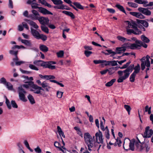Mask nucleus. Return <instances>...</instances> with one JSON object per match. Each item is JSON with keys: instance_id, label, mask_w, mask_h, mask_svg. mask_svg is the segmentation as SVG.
I'll return each instance as SVG.
<instances>
[{"instance_id": "36", "label": "nucleus", "mask_w": 153, "mask_h": 153, "mask_svg": "<svg viewBox=\"0 0 153 153\" xmlns=\"http://www.w3.org/2000/svg\"><path fill=\"white\" fill-rule=\"evenodd\" d=\"M54 145L56 148H59L60 151L63 152V150L61 148V147L60 144L59 143L56 141L54 143Z\"/></svg>"}, {"instance_id": "3", "label": "nucleus", "mask_w": 153, "mask_h": 153, "mask_svg": "<svg viewBox=\"0 0 153 153\" xmlns=\"http://www.w3.org/2000/svg\"><path fill=\"white\" fill-rule=\"evenodd\" d=\"M149 58L150 57L148 55H147L146 57H143L140 59V61L141 62V66L142 70H144L146 66L147 67H150V63L149 60Z\"/></svg>"}, {"instance_id": "63", "label": "nucleus", "mask_w": 153, "mask_h": 153, "mask_svg": "<svg viewBox=\"0 0 153 153\" xmlns=\"http://www.w3.org/2000/svg\"><path fill=\"white\" fill-rule=\"evenodd\" d=\"M63 93L59 91H57L56 94L57 97L59 98H61L62 95Z\"/></svg>"}, {"instance_id": "45", "label": "nucleus", "mask_w": 153, "mask_h": 153, "mask_svg": "<svg viewBox=\"0 0 153 153\" xmlns=\"http://www.w3.org/2000/svg\"><path fill=\"white\" fill-rule=\"evenodd\" d=\"M124 108L128 112V114L129 115L130 114V111L131 109L130 106H124Z\"/></svg>"}, {"instance_id": "26", "label": "nucleus", "mask_w": 153, "mask_h": 153, "mask_svg": "<svg viewBox=\"0 0 153 153\" xmlns=\"http://www.w3.org/2000/svg\"><path fill=\"white\" fill-rule=\"evenodd\" d=\"M142 40L144 43H148L150 42L149 39L145 36L142 35L141 36Z\"/></svg>"}, {"instance_id": "7", "label": "nucleus", "mask_w": 153, "mask_h": 153, "mask_svg": "<svg viewBox=\"0 0 153 153\" xmlns=\"http://www.w3.org/2000/svg\"><path fill=\"white\" fill-rule=\"evenodd\" d=\"M138 10L140 12L146 16H150L151 14V11L146 8L140 7L138 8Z\"/></svg>"}, {"instance_id": "32", "label": "nucleus", "mask_w": 153, "mask_h": 153, "mask_svg": "<svg viewBox=\"0 0 153 153\" xmlns=\"http://www.w3.org/2000/svg\"><path fill=\"white\" fill-rule=\"evenodd\" d=\"M40 16H36V15L33 14H30L29 16V17L33 20H38Z\"/></svg>"}, {"instance_id": "54", "label": "nucleus", "mask_w": 153, "mask_h": 153, "mask_svg": "<svg viewBox=\"0 0 153 153\" xmlns=\"http://www.w3.org/2000/svg\"><path fill=\"white\" fill-rule=\"evenodd\" d=\"M41 29L43 31L45 32L46 33H48V28L45 26V25H42L41 26Z\"/></svg>"}, {"instance_id": "2", "label": "nucleus", "mask_w": 153, "mask_h": 153, "mask_svg": "<svg viewBox=\"0 0 153 153\" xmlns=\"http://www.w3.org/2000/svg\"><path fill=\"white\" fill-rule=\"evenodd\" d=\"M84 139L85 143L88 146V150L90 151H91V148L93 146L92 143L93 140L91 136L88 133H85L84 134Z\"/></svg>"}, {"instance_id": "11", "label": "nucleus", "mask_w": 153, "mask_h": 153, "mask_svg": "<svg viewBox=\"0 0 153 153\" xmlns=\"http://www.w3.org/2000/svg\"><path fill=\"white\" fill-rule=\"evenodd\" d=\"M129 13L131 15L139 19H143L145 18V16L140 13L131 12Z\"/></svg>"}, {"instance_id": "62", "label": "nucleus", "mask_w": 153, "mask_h": 153, "mask_svg": "<svg viewBox=\"0 0 153 153\" xmlns=\"http://www.w3.org/2000/svg\"><path fill=\"white\" fill-rule=\"evenodd\" d=\"M149 128L150 127L149 126H147L146 127L145 131L144 133V136L147 135V133H148V132L150 130Z\"/></svg>"}, {"instance_id": "13", "label": "nucleus", "mask_w": 153, "mask_h": 153, "mask_svg": "<svg viewBox=\"0 0 153 153\" xmlns=\"http://www.w3.org/2000/svg\"><path fill=\"white\" fill-rule=\"evenodd\" d=\"M95 136L97 139L98 138L99 139V143L103 144V140L102 138V134L101 131L99 130V133L97 132L95 134Z\"/></svg>"}, {"instance_id": "8", "label": "nucleus", "mask_w": 153, "mask_h": 153, "mask_svg": "<svg viewBox=\"0 0 153 153\" xmlns=\"http://www.w3.org/2000/svg\"><path fill=\"white\" fill-rule=\"evenodd\" d=\"M30 90V91H33L35 93L39 94L41 93V90H44V89L42 88L41 87L34 84L32 88Z\"/></svg>"}, {"instance_id": "43", "label": "nucleus", "mask_w": 153, "mask_h": 153, "mask_svg": "<svg viewBox=\"0 0 153 153\" xmlns=\"http://www.w3.org/2000/svg\"><path fill=\"white\" fill-rule=\"evenodd\" d=\"M58 57L61 58L64 55V52L63 51H60L59 52L56 53Z\"/></svg>"}, {"instance_id": "50", "label": "nucleus", "mask_w": 153, "mask_h": 153, "mask_svg": "<svg viewBox=\"0 0 153 153\" xmlns=\"http://www.w3.org/2000/svg\"><path fill=\"white\" fill-rule=\"evenodd\" d=\"M39 38H38V39H42L43 41H45L47 39V37L42 34H40L39 36Z\"/></svg>"}, {"instance_id": "33", "label": "nucleus", "mask_w": 153, "mask_h": 153, "mask_svg": "<svg viewBox=\"0 0 153 153\" xmlns=\"http://www.w3.org/2000/svg\"><path fill=\"white\" fill-rule=\"evenodd\" d=\"M39 48L41 51L44 52H46L48 51V48L43 45H40Z\"/></svg>"}, {"instance_id": "40", "label": "nucleus", "mask_w": 153, "mask_h": 153, "mask_svg": "<svg viewBox=\"0 0 153 153\" xmlns=\"http://www.w3.org/2000/svg\"><path fill=\"white\" fill-rule=\"evenodd\" d=\"M73 4L76 7L79 9L81 10H83L84 9L82 6L81 5L80 3H79L77 2H74L73 3Z\"/></svg>"}, {"instance_id": "9", "label": "nucleus", "mask_w": 153, "mask_h": 153, "mask_svg": "<svg viewBox=\"0 0 153 153\" xmlns=\"http://www.w3.org/2000/svg\"><path fill=\"white\" fill-rule=\"evenodd\" d=\"M33 64L37 66H43L45 68L48 67V63L47 62H44L41 60H36L33 62Z\"/></svg>"}, {"instance_id": "58", "label": "nucleus", "mask_w": 153, "mask_h": 153, "mask_svg": "<svg viewBox=\"0 0 153 153\" xmlns=\"http://www.w3.org/2000/svg\"><path fill=\"white\" fill-rule=\"evenodd\" d=\"M16 52V55H17L18 51H14V50L12 49V50H10L9 51V53L11 55H15V52Z\"/></svg>"}, {"instance_id": "5", "label": "nucleus", "mask_w": 153, "mask_h": 153, "mask_svg": "<svg viewBox=\"0 0 153 153\" xmlns=\"http://www.w3.org/2000/svg\"><path fill=\"white\" fill-rule=\"evenodd\" d=\"M125 45H123L122 47L117 48L116 49V52H113L111 53V56H113L116 53L120 54L122 53L125 52L126 50V46Z\"/></svg>"}, {"instance_id": "37", "label": "nucleus", "mask_w": 153, "mask_h": 153, "mask_svg": "<svg viewBox=\"0 0 153 153\" xmlns=\"http://www.w3.org/2000/svg\"><path fill=\"white\" fill-rule=\"evenodd\" d=\"M128 4L129 6L134 8L137 7L138 6V5L137 4L133 2H128Z\"/></svg>"}, {"instance_id": "41", "label": "nucleus", "mask_w": 153, "mask_h": 153, "mask_svg": "<svg viewBox=\"0 0 153 153\" xmlns=\"http://www.w3.org/2000/svg\"><path fill=\"white\" fill-rule=\"evenodd\" d=\"M56 5L60 4H62L63 2L61 0H51Z\"/></svg>"}, {"instance_id": "35", "label": "nucleus", "mask_w": 153, "mask_h": 153, "mask_svg": "<svg viewBox=\"0 0 153 153\" xmlns=\"http://www.w3.org/2000/svg\"><path fill=\"white\" fill-rule=\"evenodd\" d=\"M27 98L31 104H33L35 103L33 97L31 94H29Z\"/></svg>"}, {"instance_id": "24", "label": "nucleus", "mask_w": 153, "mask_h": 153, "mask_svg": "<svg viewBox=\"0 0 153 153\" xmlns=\"http://www.w3.org/2000/svg\"><path fill=\"white\" fill-rule=\"evenodd\" d=\"M140 65L139 64H137V66H136L134 68V71L133 72V73H134V74H138L140 72Z\"/></svg>"}, {"instance_id": "10", "label": "nucleus", "mask_w": 153, "mask_h": 153, "mask_svg": "<svg viewBox=\"0 0 153 153\" xmlns=\"http://www.w3.org/2000/svg\"><path fill=\"white\" fill-rule=\"evenodd\" d=\"M25 83H27V84H25L23 85H21L19 86H21L22 88H25L26 89L29 88L30 89H31V88H32L33 86L34 85L33 82L31 81L26 82H25Z\"/></svg>"}, {"instance_id": "25", "label": "nucleus", "mask_w": 153, "mask_h": 153, "mask_svg": "<svg viewBox=\"0 0 153 153\" xmlns=\"http://www.w3.org/2000/svg\"><path fill=\"white\" fill-rule=\"evenodd\" d=\"M135 140L133 139L129 143V149L131 150L132 151H134V143H135Z\"/></svg>"}, {"instance_id": "47", "label": "nucleus", "mask_w": 153, "mask_h": 153, "mask_svg": "<svg viewBox=\"0 0 153 153\" xmlns=\"http://www.w3.org/2000/svg\"><path fill=\"white\" fill-rule=\"evenodd\" d=\"M151 107H149L148 106H146L145 108V111L146 112H148V114H149L151 113Z\"/></svg>"}, {"instance_id": "38", "label": "nucleus", "mask_w": 153, "mask_h": 153, "mask_svg": "<svg viewBox=\"0 0 153 153\" xmlns=\"http://www.w3.org/2000/svg\"><path fill=\"white\" fill-rule=\"evenodd\" d=\"M61 5L60 6H54V8H55L58 9H67L68 10V9H66L65 8V6L64 5V4H61Z\"/></svg>"}, {"instance_id": "60", "label": "nucleus", "mask_w": 153, "mask_h": 153, "mask_svg": "<svg viewBox=\"0 0 153 153\" xmlns=\"http://www.w3.org/2000/svg\"><path fill=\"white\" fill-rule=\"evenodd\" d=\"M35 152L37 153H41L42 150L39 146H37L36 148L34 149Z\"/></svg>"}, {"instance_id": "30", "label": "nucleus", "mask_w": 153, "mask_h": 153, "mask_svg": "<svg viewBox=\"0 0 153 153\" xmlns=\"http://www.w3.org/2000/svg\"><path fill=\"white\" fill-rule=\"evenodd\" d=\"M115 7L120 11H122L123 13H126V11H125L124 8L123 6L119 4H117L116 5Z\"/></svg>"}, {"instance_id": "15", "label": "nucleus", "mask_w": 153, "mask_h": 153, "mask_svg": "<svg viewBox=\"0 0 153 153\" xmlns=\"http://www.w3.org/2000/svg\"><path fill=\"white\" fill-rule=\"evenodd\" d=\"M38 20L41 24L45 25L48 23V18H46L40 16Z\"/></svg>"}, {"instance_id": "48", "label": "nucleus", "mask_w": 153, "mask_h": 153, "mask_svg": "<svg viewBox=\"0 0 153 153\" xmlns=\"http://www.w3.org/2000/svg\"><path fill=\"white\" fill-rule=\"evenodd\" d=\"M50 82H54L55 83H56L58 85H59L61 87H63L64 86V85L62 83H60L57 81L54 80H50Z\"/></svg>"}, {"instance_id": "4", "label": "nucleus", "mask_w": 153, "mask_h": 153, "mask_svg": "<svg viewBox=\"0 0 153 153\" xmlns=\"http://www.w3.org/2000/svg\"><path fill=\"white\" fill-rule=\"evenodd\" d=\"M18 91L19 93V98L23 102H26L27 99L25 97V94L26 92L23 88H22L21 86H19L18 88Z\"/></svg>"}, {"instance_id": "57", "label": "nucleus", "mask_w": 153, "mask_h": 153, "mask_svg": "<svg viewBox=\"0 0 153 153\" xmlns=\"http://www.w3.org/2000/svg\"><path fill=\"white\" fill-rule=\"evenodd\" d=\"M117 38L119 40L122 42H124L127 40L126 38L121 36H118Z\"/></svg>"}, {"instance_id": "16", "label": "nucleus", "mask_w": 153, "mask_h": 153, "mask_svg": "<svg viewBox=\"0 0 153 153\" xmlns=\"http://www.w3.org/2000/svg\"><path fill=\"white\" fill-rule=\"evenodd\" d=\"M137 23L138 24H141L146 27H147L149 26V23L148 22L144 20L137 19Z\"/></svg>"}, {"instance_id": "18", "label": "nucleus", "mask_w": 153, "mask_h": 153, "mask_svg": "<svg viewBox=\"0 0 153 153\" xmlns=\"http://www.w3.org/2000/svg\"><path fill=\"white\" fill-rule=\"evenodd\" d=\"M140 45L138 44L133 43L131 44L130 45L129 48L130 49L132 50H134L136 49H140Z\"/></svg>"}, {"instance_id": "39", "label": "nucleus", "mask_w": 153, "mask_h": 153, "mask_svg": "<svg viewBox=\"0 0 153 153\" xmlns=\"http://www.w3.org/2000/svg\"><path fill=\"white\" fill-rule=\"evenodd\" d=\"M149 134L148 133L146 136H143L144 138H147L150 137L153 134V130L152 129H150L149 131Z\"/></svg>"}, {"instance_id": "19", "label": "nucleus", "mask_w": 153, "mask_h": 153, "mask_svg": "<svg viewBox=\"0 0 153 153\" xmlns=\"http://www.w3.org/2000/svg\"><path fill=\"white\" fill-rule=\"evenodd\" d=\"M134 2L140 4H143V6L145 7V5L146 4L148 3V2L146 0H134Z\"/></svg>"}, {"instance_id": "55", "label": "nucleus", "mask_w": 153, "mask_h": 153, "mask_svg": "<svg viewBox=\"0 0 153 153\" xmlns=\"http://www.w3.org/2000/svg\"><path fill=\"white\" fill-rule=\"evenodd\" d=\"M39 2L45 6H48V3L45 0H39Z\"/></svg>"}, {"instance_id": "49", "label": "nucleus", "mask_w": 153, "mask_h": 153, "mask_svg": "<svg viewBox=\"0 0 153 153\" xmlns=\"http://www.w3.org/2000/svg\"><path fill=\"white\" fill-rule=\"evenodd\" d=\"M29 67L31 69L38 71L39 69L34 65L32 64H30L29 65Z\"/></svg>"}, {"instance_id": "56", "label": "nucleus", "mask_w": 153, "mask_h": 153, "mask_svg": "<svg viewBox=\"0 0 153 153\" xmlns=\"http://www.w3.org/2000/svg\"><path fill=\"white\" fill-rule=\"evenodd\" d=\"M105 137L107 139H109V130H107V131H105Z\"/></svg>"}, {"instance_id": "34", "label": "nucleus", "mask_w": 153, "mask_h": 153, "mask_svg": "<svg viewBox=\"0 0 153 153\" xmlns=\"http://www.w3.org/2000/svg\"><path fill=\"white\" fill-rule=\"evenodd\" d=\"M136 75V74L134 73H132L131 74L129 78L130 81L131 82H132L134 81Z\"/></svg>"}, {"instance_id": "23", "label": "nucleus", "mask_w": 153, "mask_h": 153, "mask_svg": "<svg viewBox=\"0 0 153 153\" xmlns=\"http://www.w3.org/2000/svg\"><path fill=\"white\" fill-rule=\"evenodd\" d=\"M4 85L9 90H13V85L10 82H7Z\"/></svg>"}, {"instance_id": "31", "label": "nucleus", "mask_w": 153, "mask_h": 153, "mask_svg": "<svg viewBox=\"0 0 153 153\" xmlns=\"http://www.w3.org/2000/svg\"><path fill=\"white\" fill-rule=\"evenodd\" d=\"M115 79H111L109 82H108L105 84V86L107 87H110L113 84L114 82L116 81Z\"/></svg>"}, {"instance_id": "42", "label": "nucleus", "mask_w": 153, "mask_h": 153, "mask_svg": "<svg viewBox=\"0 0 153 153\" xmlns=\"http://www.w3.org/2000/svg\"><path fill=\"white\" fill-rule=\"evenodd\" d=\"M7 82L5 78L2 77L0 79V83L1 84H2L4 85Z\"/></svg>"}, {"instance_id": "17", "label": "nucleus", "mask_w": 153, "mask_h": 153, "mask_svg": "<svg viewBox=\"0 0 153 153\" xmlns=\"http://www.w3.org/2000/svg\"><path fill=\"white\" fill-rule=\"evenodd\" d=\"M25 21L27 22L31 26L34 28L37 29L38 27V26L36 24V23L34 22L27 19H26Z\"/></svg>"}, {"instance_id": "22", "label": "nucleus", "mask_w": 153, "mask_h": 153, "mask_svg": "<svg viewBox=\"0 0 153 153\" xmlns=\"http://www.w3.org/2000/svg\"><path fill=\"white\" fill-rule=\"evenodd\" d=\"M62 13L68 16H70L72 19H74L75 18L74 15L73 14V13L71 12L64 10L62 11Z\"/></svg>"}, {"instance_id": "59", "label": "nucleus", "mask_w": 153, "mask_h": 153, "mask_svg": "<svg viewBox=\"0 0 153 153\" xmlns=\"http://www.w3.org/2000/svg\"><path fill=\"white\" fill-rule=\"evenodd\" d=\"M103 62L104 61L102 60H94V63L95 64H98L100 63H103Z\"/></svg>"}, {"instance_id": "44", "label": "nucleus", "mask_w": 153, "mask_h": 153, "mask_svg": "<svg viewBox=\"0 0 153 153\" xmlns=\"http://www.w3.org/2000/svg\"><path fill=\"white\" fill-rule=\"evenodd\" d=\"M20 48H22L25 49H26V48L25 47L23 46V45H21L19 46V45H16L12 48V49L14 50L16 48H17V49H20Z\"/></svg>"}, {"instance_id": "6", "label": "nucleus", "mask_w": 153, "mask_h": 153, "mask_svg": "<svg viewBox=\"0 0 153 153\" xmlns=\"http://www.w3.org/2000/svg\"><path fill=\"white\" fill-rule=\"evenodd\" d=\"M131 73V72L127 69L123 71H119L117 72V73L119 76H122L123 75V73H124V75L123 76L126 79L128 77Z\"/></svg>"}, {"instance_id": "21", "label": "nucleus", "mask_w": 153, "mask_h": 153, "mask_svg": "<svg viewBox=\"0 0 153 153\" xmlns=\"http://www.w3.org/2000/svg\"><path fill=\"white\" fill-rule=\"evenodd\" d=\"M22 42L27 47H31L32 46L30 40H26L25 39L22 40Z\"/></svg>"}, {"instance_id": "28", "label": "nucleus", "mask_w": 153, "mask_h": 153, "mask_svg": "<svg viewBox=\"0 0 153 153\" xmlns=\"http://www.w3.org/2000/svg\"><path fill=\"white\" fill-rule=\"evenodd\" d=\"M39 11L41 13L44 14H48V10L46 9L41 7H39Z\"/></svg>"}, {"instance_id": "53", "label": "nucleus", "mask_w": 153, "mask_h": 153, "mask_svg": "<svg viewBox=\"0 0 153 153\" xmlns=\"http://www.w3.org/2000/svg\"><path fill=\"white\" fill-rule=\"evenodd\" d=\"M92 53V52L91 51L87 50L85 51L84 52L85 54L87 57H89Z\"/></svg>"}, {"instance_id": "14", "label": "nucleus", "mask_w": 153, "mask_h": 153, "mask_svg": "<svg viewBox=\"0 0 153 153\" xmlns=\"http://www.w3.org/2000/svg\"><path fill=\"white\" fill-rule=\"evenodd\" d=\"M31 33L32 35L36 39H38V38H39V36L40 34L39 32L36 30L31 28Z\"/></svg>"}, {"instance_id": "1", "label": "nucleus", "mask_w": 153, "mask_h": 153, "mask_svg": "<svg viewBox=\"0 0 153 153\" xmlns=\"http://www.w3.org/2000/svg\"><path fill=\"white\" fill-rule=\"evenodd\" d=\"M125 22L127 25L126 27V31L128 34H130L133 33L135 35H140L141 34L142 32L138 28V27L142 28L140 25L138 26L137 22L133 20L131 21H126Z\"/></svg>"}, {"instance_id": "20", "label": "nucleus", "mask_w": 153, "mask_h": 153, "mask_svg": "<svg viewBox=\"0 0 153 153\" xmlns=\"http://www.w3.org/2000/svg\"><path fill=\"white\" fill-rule=\"evenodd\" d=\"M56 62L54 61L48 62V69H50L52 70L55 69L56 68V66L52 65L56 64Z\"/></svg>"}, {"instance_id": "46", "label": "nucleus", "mask_w": 153, "mask_h": 153, "mask_svg": "<svg viewBox=\"0 0 153 153\" xmlns=\"http://www.w3.org/2000/svg\"><path fill=\"white\" fill-rule=\"evenodd\" d=\"M109 64H110V65H111L112 66H116L117 65V61L115 60L109 61Z\"/></svg>"}, {"instance_id": "27", "label": "nucleus", "mask_w": 153, "mask_h": 153, "mask_svg": "<svg viewBox=\"0 0 153 153\" xmlns=\"http://www.w3.org/2000/svg\"><path fill=\"white\" fill-rule=\"evenodd\" d=\"M136 43L139 44V45H140V47L141 46H143L144 48H146L147 47V45L140 40L136 41Z\"/></svg>"}, {"instance_id": "51", "label": "nucleus", "mask_w": 153, "mask_h": 153, "mask_svg": "<svg viewBox=\"0 0 153 153\" xmlns=\"http://www.w3.org/2000/svg\"><path fill=\"white\" fill-rule=\"evenodd\" d=\"M117 79V81L119 83L122 82H123V80H125L126 79L123 76H120Z\"/></svg>"}, {"instance_id": "29", "label": "nucleus", "mask_w": 153, "mask_h": 153, "mask_svg": "<svg viewBox=\"0 0 153 153\" xmlns=\"http://www.w3.org/2000/svg\"><path fill=\"white\" fill-rule=\"evenodd\" d=\"M41 85L45 90L47 91H48V83L47 81H45L43 82Z\"/></svg>"}, {"instance_id": "61", "label": "nucleus", "mask_w": 153, "mask_h": 153, "mask_svg": "<svg viewBox=\"0 0 153 153\" xmlns=\"http://www.w3.org/2000/svg\"><path fill=\"white\" fill-rule=\"evenodd\" d=\"M8 6L11 9L13 8V3L12 0H9Z\"/></svg>"}, {"instance_id": "12", "label": "nucleus", "mask_w": 153, "mask_h": 153, "mask_svg": "<svg viewBox=\"0 0 153 153\" xmlns=\"http://www.w3.org/2000/svg\"><path fill=\"white\" fill-rule=\"evenodd\" d=\"M27 3L28 4H31V7L33 9H36L39 8V7H38L39 4L33 2L34 1H35L36 0H27Z\"/></svg>"}, {"instance_id": "52", "label": "nucleus", "mask_w": 153, "mask_h": 153, "mask_svg": "<svg viewBox=\"0 0 153 153\" xmlns=\"http://www.w3.org/2000/svg\"><path fill=\"white\" fill-rule=\"evenodd\" d=\"M134 64L131 65L129 67H128L126 69H128L131 72L133 69H134Z\"/></svg>"}, {"instance_id": "64", "label": "nucleus", "mask_w": 153, "mask_h": 153, "mask_svg": "<svg viewBox=\"0 0 153 153\" xmlns=\"http://www.w3.org/2000/svg\"><path fill=\"white\" fill-rule=\"evenodd\" d=\"M32 12L33 13V15H36V16H40L39 14V13L37 11H36L34 10H32Z\"/></svg>"}]
</instances>
